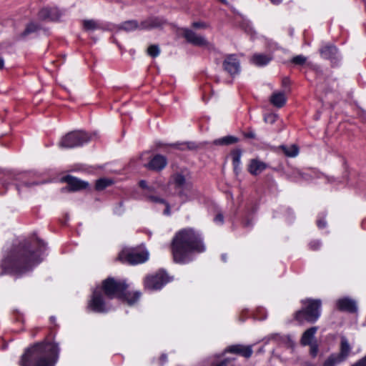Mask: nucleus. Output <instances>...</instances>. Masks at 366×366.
Here are the masks:
<instances>
[{
    "label": "nucleus",
    "mask_w": 366,
    "mask_h": 366,
    "mask_svg": "<svg viewBox=\"0 0 366 366\" xmlns=\"http://www.w3.org/2000/svg\"><path fill=\"white\" fill-rule=\"evenodd\" d=\"M205 249L201 234L192 228L180 230L172 242L173 259L179 264L189 262L193 259L192 253H201Z\"/></svg>",
    "instance_id": "1"
},
{
    "label": "nucleus",
    "mask_w": 366,
    "mask_h": 366,
    "mask_svg": "<svg viewBox=\"0 0 366 366\" xmlns=\"http://www.w3.org/2000/svg\"><path fill=\"white\" fill-rule=\"evenodd\" d=\"M57 343L42 341L28 347L19 360L20 366H54L59 359Z\"/></svg>",
    "instance_id": "2"
},
{
    "label": "nucleus",
    "mask_w": 366,
    "mask_h": 366,
    "mask_svg": "<svg viewBox=\"0 0 366 366\" xmlns=\"http://www.w3.org/2000/svg\"><path fill=\"white\" fill-rule=\"evenodd\" d=\"M41 254V247L35 251L29 247H23L11 257L5 258L2 262V266L14 272L23 273L40 263L42 260Z\"/></svg>",
    "instance_id": "3"
},
{
    "label": "nucleus",
    "mask_w": 366,
    "mask_h": 366,
    "mask_svg": "<svg viewBox=\"0 0 366 366\" xmlns=\"http://www.w3.org/2000/svg\"><path fill=\"white\" fill-rule=\"evenodd\" d=\"M128 285L124 280L108 277L102 282L101 291L108 299L117 297L125 301L129 305L136 303L141 296L139 292H127Z\"/></svg>",
    "instance_id": "4"
},
{
    "label": "nucleus",
    "mask_w": 366,
    "mask_h": 366,
    "mask_svg": "<svg viewBox=\"0 0 366 366\" xmlns=\"http://www.w3.org/2000/svg\"><path fill=\"white\" fill-rule=\"evenodd\" d=\"M303 308L295 313V319L300 322H315L321 315L320 300L306 299L302 300Z\"/></svg>",
    "instance_id": "5"
},
{
    "label": "nucleus",
    "mask_w": 366,
    "mask_h": 366,
    "mask_svg": "<svg viewBox=\"0 0 366 366\" xmlns=\"http://www.w3.org/2000/svg\"><path fill=\"white\" fill-rule=\"evenodd\" d=\"M169 184L174 187L183 202L192 199L196 194L192 184L187 180L186 176L182 172H176L172 175Z\"/></svg>",
    "instance_id": "6"
},
{
    "label": "nucleus",
    "mask_w": 366,
    "mask_h": 366,
    "mask_svg": "<svg viewBox=\"0 0 366 366\" xmlns=\"http://www.w3.org/2000/svg\"><path fill=\"white\" fill-rule=\"evenodd\" d=\"M91 139L92 136L88 133L84 131H74L64 136L59 142V146L61 148L71 149L81 147Z\"/></svg>",
    "instance_id": "7"
},
{
    "label": "nucleus",
    "mask_w": 366,
    "mask_h": 366,
    "mask_svg": "<svg viewBox=\"0 0 366 366\" xmlns=\"http://www.w3.org/2000/svg\"><path fill=\"white\" fill-rule=\"evenodd\" d=\"M148 259V252L140 248H125L118 255L120 262L129 264H142Z\"/></svg>",
    "instance_id": "8"
},
{
    "label": "nucleus",
    "mask_w": 366,
    "mask_h": 366,
    "mask_svg": "<svg viewBox=\"0 0 366 366\" xmlns=\"http://www.w3.org/2000/svg\"><path fill=\"white\" fill-rule=\"evenodd\" d=\"M140 187L144 189L142 193L145 200L154 204H162L165 206L163 214L167 216L171 214L169 204L157 192V189L154 186H148L145 180H141L139 183Z\"/></svg>",
    "instance_id": "9"
},
{
    "label": "nucleus",
    "mask_w": 366,
    "mask_h": 366,
    "mask_svg": "<svg viewBox=\"0 0 366 366\" xmlns=\"http://www.w3.org/2000/svg\"><path fill=\"white\" fill-rule=\"evenodd\" d=\"M161 20L158 18H149L143 21L140 24L135 20H129L124 21L119 25V30H124L129 32L137 29H151L161 26Z\"/></svg>",
    "instance_id": "10"
},
{
    "label": "nucleus",
    "mask_w": 366,
    "mask_h": 366,
    "mask_svg": "<svg viewBox=\"0 0 366 366\" xmlns=\"http://www.w3.org/2000/svg\"><path fill=\"white\" fill-rule=\"evenodd\" d=\"M87 308L94 312L105 313L111 310L112 306L106 301L101 289L97 287L93 291Z\"/></svg>",
    "instance_id": "11"
},
{
    "label": "nucleus",
    "mask_w": 366,
    "mask_h": 366,
    "mask_svg": "<svg viewBox=\"0 0 366 366\" xmlns=\"http://www.w3.org/2000/svg\"><path fill=\"white\" fill-rule=\"evenodd\" d=\"M169 282V277L163 271H159L154 274L147 276L144 280V287L149 290H160Z\"/></svg>",
    "instance_id": "12"
},
{
    "label": "nucleus",
    "mask_w": 366,
    "mask_h": 366,
    "mask_svg": "<svg viewBox=\"0 0 366 366\" xmlns=\"http://www.w3.org/2000/svg\"><path fill=\"white\" fill-rule=\"evenodd\" d=\"M182 35L186 41L197 46H210L211 44L204 36L199 35L192 29L184 28L182 29Z\"/></svg>",
    "instance_id": "13"
},
{
    "label": "nucleus",
    "mask_w": 366,
    "mask_h": 366,
    "mask_svg": "<svg viewBox=\"0 0 366 366\" xmlns=\"http://www.w3.org/2000/svg\"><path fill=\"white\" fill-rule=\"evenodd\" d=\"M223 69L230 76H234L241 71L240 61L235 54L227 55L222 63Z\"/></svg>",
    "instance_id": "14"
},
{
    "label": "nucleus",
    "mask_w": 366,
    "mask_h": 366,
    "mask_svg": "<svg viewBox=\"0 0 366 366\" xmlns=\"http://www.w3.org/2000/svg\"><path fill=\"white\" fill-rule=\"evenodd\" d=\"M336 307L340 311L347 312L350 313L356 312L357 306L356 302L349 297H343L337 300Z\"/></svg>",
    "instance_id": "15"
},
{
    "label": "nucleus",
    "mask_w": 366,
    "mask_h": 366,
    "mask_svg": "<svg viewBox=\"0 0 366 366\" xmlns=\"http://www.w3.org/2000/svg\"><path fill=\"white\" fill-rule=\"evenodd\" d=\"M38 17L43 21H57L61 17V12L57 8H43L39 11Z\"/></svg>",
    "instance_id": "16"
},
{
    "label": "nucleus",
    "mask_w": 366,
    "mask_h": 366,
    "mask_svg": "<svg viewBox=\"0 0 366 366\" xmlns=\"http://www.w3.org/2000/svg\"><path fill=\"white\" fill-rule=\"evenodd\" d=\"M64 181L67 183V187L64 189L68 191H78L82 189H85L88 186V183L84 181H81L79 179L74 177L72 176H66L64 178Z\"/></svg>",
    "instance_id": "17"
},
{
    "label": "nucleus",
    "mask_w": 366,
    "mask_h": 366,
    "mask_svg": "<svg viewBox=\"0 0 366 366\" xmlns=\"http://www.w3.org/2000/svg\"><path fill=\"white\" fill-rule=\"evenodd\" d=\"M225 352L239 354L246 358H249L252 355V349L251 346L234 345L228 347L225 350Z\"/></svg>",
    "instance_id": "18"
},
{
    "label": "nucleus",
    "mask_w": 366,
    "mask_h": 366,
    "mask_svg": "<svg viewBox=\"0 0 366 366\" xmlns=\"http://www.w3.org/2000/svg\"><path fill=\"white\" fill-rule=\"evenodd\" d=\"M167 164V158L162 155L154 156L147 165V168L152 170H162Z\"/></svg>",
    "instance_id": "19"
},
{
    "label": "nucleus",
    "mask_w": 366,
    "mask_h": 366,
    "mask_svg": "<svg viewBox=\"0 0 366 366\" xmlns=\"http://www.w3.org/2000/svg\"><path fill=\"white\" fill-rule=\"evenodd\" d=\"M320 54L322 58L333 61L337 59V49L333 44H325L320 49Z\"/></svg>",
    "instance_id": "20"
},
{
    "label": "nucleus",
    "mask_w": 366,
    "mask_h": 366,
    "mask_svg": "<svg viewBox=\"0 0 366 366\" xmlns=\"http://www.w3.org/2000/svg\"><path fill=\"white\" fill-rule=\"evenodd\" d=\"M267 167V165L264 162L257 159H252L248 165V172L251 174L257 176L265 170Z\"/></svg>",
    "instance_id": "21"
},
{
    "label": "nucleus",
    "mask_w": 366,
    "mask_h": 366,
    "mask_svg": "<svg viewBox=\"0 0 366 366\" xmlns=\"http://www.w3.org/2000/svg\"><path fill=\"white\" fill-rule=\"evenodd\" d=\"M271 59L272 57L269 55L255 54L252 56L250 61L255 66H263L269 64Z\"/></svg>",
    "instance_id": "22"
},
{
    "label": "nucleus",
    "mask_w": 366,
    "mask_h": 366,
    "mask_svg": "<svg viewBox=\"0 0 366 366\" xmlns=\"http://www.w3.org/2000/svg\"><path fill=\"white\" fill-rule=\"evenodd\" d=\"M352 347H350L347 339L345 337H341L340 352L338 355L345 360L349 356Z\"/></svg>",
    "instance_id": "23"
},
{
    "label": "nucleus",
    "mask_w": 366,
    "mask_h": 366,
    "mask_svg": "<svg viewBox=\"0 0 366 366\" xmlns=\"http://www.w3.org/2000/svg\"><path fill=\"white\" fill-rule=\"evenodd\" d=\"M317 330V327H312L307 330L302 336L301 344L303 345H310Z\"/></svg>",
    "instance_id": "24"
},
{
    "label": "nucleus",
    "mask_w": 366,
    "mask_h": 366,
    "mask_svg": "<svg viewBox=\"0 0 366 366\" xmlns=\"http://www.w3.org/2000/svg\"><path fill=\"white\" fill-rule=\"evenodd\" d=\"M271 103L277 107H282L286 102V97L283 92H275L270 97Z\"/></svg>",
    "instance_id": "25"
},
{
    "label": "nucleus",
    "mask_w": 366,
    "mask_h": 366,
    "mask_svg": "<svg viewBox=\"0 0 366 366\" xmlns=\"http://www.w3.org/2000/svg\"><path fill=\"white\" fill-rule=\"evenodd\" d=\"M280 148L288 157H295L299 154V147L296 144L282 145Z\"/></svg>",
    "instance_id": "26"
},
{
    "label": "nucleus",
    "mask_w": 366,
    "mask_h": 366,
    "mask_svg": "<svg viewBox=\"0 0 366 366\" xmlns=\"http://www.w3.org/2000/svg\"><path fill=\"white\" fill-rule=\"evenodd\" d=\"M231 155L234 170L237 174L240 169L242 151L239 149H234L232 152Z\"/></svg>",
    "instance_id": "27"
},
{
    "label": "nucleus",
    "mask_w": 366,
    "mask_h": 366,
    "mask_svg": "<svg viewBox=\"0 0 366 366\" xmlns=\"http://www.w3.org/2000/svg\"><path fill=\"white\" fill-rule=\"evenodd\" d=\"M83 27L86 31H94L102 29V25L93 19L83 21Z\"/></svg>",
    "instance_id": "28"
},
{
    "label": "nucleus",
    "mask_w": 366,
    "mask_h": 366,
    "mask_svg": "<svg viewBox=\"0 0 366 366\" xmlns=\"http://www.w3.org/2000/svg\"><path fill=\"white\" fill-rule=\"evenodd\" d=\"M345 361L338 354L331 355L325 362L324 366H336Z\"/></svg>",
    "instance_id": "29"
},
{
    "label": "nucleus",
    "mask_w": 366,
    "mask_h": 366,
    "mask_svg": "<svg viewBox=\"0 0 366 366\" xmlns=\"http://www.w3.org/2000/svg\"><path fill=\"white\" fill-rule=\"evenodd\" d=\"M238 139L234 136H226L222 138L214 140V143L215 144H221V145H229L233 144L237 142Z\"/></svg>",
    "instance_id": "30"
},
{
    "label": "nucleus",
    "mask_w": 366,
    "mask_h": 366,
    "mask_svg": "<svg viewBox=\"0 0 366 366\" xmlns=\"http://www.w3.org/2000/svg\"><path fill=\"white\" fill-rule=\"evenodd\" d=\"M40 28H41V26L39 24L34 23V22H30L29 24H28L26 25L25 30L22 33V35L26 36L31 33H34V32L37 31L38 30H39Z\"/></svg>",
    "instance_id": "31"
},
{
    "label": "nucleus",
    "mask_w": 366,
    "mask_h": 366,
    "mask_svg": "<svg viewBox=\"0 0 366 366\" xmlns=\"http://www.w3.org/2000/svg\"><path fill=\"white\" fill-rule=\"evenodd\" d=\"M112 183V181L109 179H99L97 181L95 187L97 190H103Z\"/></svg>",
    "instance_id": "32"
},
{
    "label": "nucleus",
    "mask_w": 366,
    "mask_h": 366,
    "mask_svg": "<svg viewBox=\"0 0 366 366\" xmlns=\"http://www.w3.org/2000/svg\"><path fill=\"white\" fill-rule=\"evenodd\" d=\"M160 53V49L157 45H151L147 49V54L152 57H157Z\"/></svg>",
    "instance_id": "33"
},
{
    "label": "nucleus",
    "mask_w": 366,
    "mask_h": 366,
    "mask_svg": "<svg viewBox=\"0 0 366 366\" xmlns=\"http://www.w3.org/2000/svg\"><path fill=\"white\" fill-rule=\"evenodd\" d=\"M307 61V58L303 55H297L291 60L292 63L296 65H302Z\"/></svg>",
    "instance_id": "34"
},
{
    "label": "nucleus",
    "mask_w": 366,
    "mask_h": 366,
    "mask_svg": "<svg viewBox=\"0 0 366 366\" xmlns=\"http://www.w3.org/2000/svg\"><path fill=\"white\" fill-rule=\"evenodd\" d=\"M233 360L230 358H226L219 362H214L212 364V366H234Z\"/></svg>",
    "instance_id": "35"
},
{
    "label": "nucleus",
    "mask_w": 366,
    "mask_h": 366,
    "mask_svg": "<svg viewBox=\"0 0 366 366\" xmlns=\"http://www.w3.org/2000/svg\"><path fill=\"white\" fill-rule=\"evenodd\" d=\"M277 116L274 114H267L264 116V121L267 124H274L277 120Z\"/></svg>",
    "instance_id": "36"
},
{
    "label": "nucleus",
    "mask_w": 366,
    "mask_h": 366,
    "mask_svg": "<svg viewBox=\"0 0 366 366\" xmlns=\"http://www.w3.org/2000/svg\"><path fill=\"white\" fill-rule=\"evenodd\" d=\"M310 248L312 250H317L321 247V242L320 240H312L309 244Z\"/></svg>",
    "instance_id": "37"
},
{
    "label": "nucleus",
    "mask_w": 366,
    "mask_h": 366,
    "mask_svg": "<svg viewBox=\"0 0 366 366\" xmlns=\"http://www.w3.org/2000/svg\"><path fill=\"white\" fill-rule=\"evenodd\" d=\"M317 225L320 229H323L327 226V222L325 219V216H319L317 220Z\"/></svg>",
    "instance_id": "38"
},
{
    "label": "nucleus",
    "mask_w": 366,
    "mask_h": 366,
    "mask_svg": "<svg viewBox=\"0 0 366 366\" xmlns=\"http://www.w3.org/2000/svg\"><path fill=\"white\" fill-rule=\"evenodd\" d=\"M192 26L196 29H205L207 25L202 21H195L192 23Z\"/></svg>",
    "instance_id": "39"
},
{
    "label": "nucleus",
    "mask_w": 366,
    "mask_h": 366,
    "mask_svg": "<svg viewBox=\"0 0 366 366\" xmlns=\"http://www.w3.org/2000/svg\"><path fill=\"white\" fill-rule=\"evenodd\" d=\"M310 353L312 357H315L318 352V347L316 344H310Z\"/></svg>",
    "instance_id": "40"
},
{
    "label": "nucleus",
    "mask_w": 366,
    "mask_h": 366,
    "mask_svg": "<svg viewBox=\"0 0 366 366\" xmlns=\"http://www.w3.org/2000/svg\"><path fill=\"white\" fill-rule=\"evenodd\" d=\"M214 222L217 224H222L224 222V217L222 214H217L214 218Z\"/></svg>",
    "instance_id": "41"
},
{
    "label": "nucleus",
    "mask_w": 366,
    "mask_h": 366,
    "mask_svg": "<svg viewBox=\"0 0 366 366\" xmlns=\"http://www.w3.org/2000/svg\"><path fill=\"white\" fill-rule=\"evenodd\" d=\"M352 366H366V355Z\"/></svg>",
    "instance_id": "42"
},
{
    "label": "nucleus",
    "mask_w": 366,
    "mask_h": 366,
    "mask_svg": "<svg viewBox=\"0 0 366 366\" xmlns=\"http://www.w3.org/2000/svg\"><path fill=\"white\" fill-rule=\"evenodd\" d=\"M245 137L250 139H255L256 135L255 133L253 132H249L247 134H245Z\"/></svg>",
    "instance_id": "43"
},
{
    "label": "nucleus",
    "mask_w": 366,
    "mask_h": 366,
    "mask_svg": "<svg viewBox=\"0 0 366 366\" xmlns=\"http://www.w3.org/2000/svg\"><path fill=\"white\" fill-rule=\"evenodd\" d=\"M159 360L161 362V365H162L167 360V355H165V354L162 355V356L160 357Z\"/></svg>",
    "instance_id": "44"
},
{
    "label": "nucleus",
    "mask_w": 366,
    "mask_h": 366,
    "mask_svg": "<svg viewBox=\"0 0 366 366\" xmlns=\"http://www.w3.org/2000/svg\"><path fill=\"white\" fill-rule=\"evenodd\" d=\"M4 66V59L0 54V70L2 69Z\"/></svg>",
    "instance_id": "45"
},
{
    "label": "nucleus",
    "mask_w": 366,
    "mask_h": 366,
    "mask_svg": "<svg viewBox=\"0 0 366 366\" xmlns=\"http://www.w3.org/2000/svg\"><path fill=\"white\" fill-rule=\"evenodd\" d=\"M270 1L274 5H278L282 1V0H270Z\"/></svg>",
    "instance_id": "46"
},
{
    "label": "nucleus",
    "mask_w": 366,
    "mask_h": 366,
    "mask_svg": "<svg viewBox=\"0 0 366 366\" xmlns=\"http://www.w3.org/2000/svg\"><path fill=\"white\" fill-rule=\"evenodd\" d=\"M38 183H25L24 185L26 186V187H30L31 185H34V184H37Z\"/></svg>",
    "instance_id": "47"
},
{
    "label": "nucleus",
    "mask_w": 366,
    "mask_h": 366,
    "mask_svg": "<svg viewBox=\"0 0 366 366\" xmlns=\"http://www.w3.org/2000/svg\"><path fill=\"white\" fill-rule=\"evenodd\" d=\"M219 1H220L222 4H226V5H227V4H228V2H227V0H219Z\"/></svg>",
    "instance_id": "48"
},
{
    "label": "nucleus",
    "mask_w": 366,
    "mask_h": 366,
    "mask_svg": "<svg viewBox=\"0 0 366 366\" xmlns=\"http://www.w3.org/2000/svg\"><path fill=\"white\" fill-rule=\"evenodd\" d=\"M51 320L53 322L55 320V318L54 317H51Z\"/></svg>",
    "instance_id": "49"
},
{
    "label": "nucleus",
    "mask_w": 366,
    "mask_h": 366,
    "mask_svg": "<svg viewBox=\"0 0 366 366\" xmlns=\"http://www.w3.org/2000/svg\"><path fill=\"white\" fill-rule=\"evenodd\" d=\"M222 259H223L224 261H225V255H222Z\"/></svg>",
    "instance_id": "50"
},
{
    "label": "nucleus",
    "mask_w": 366,
    "mask_h": 366,
    "mask_svg": "<svg viewBox=\"0 0 366 366\" xmlns=\"http://www.w3.org/2000/svg\"><path fill=\"white\" fill-rule=\"evenodd\" d=\"M305 366H315V365L312 364H308V365H306Z\"/></svg>",
    "instance_id": "51"
},
{
    "label": "nucleus",
    "mask_w": 366,
    "mask_h": 366,
    "mask_svg": "<svg viewBox=\"0 0 366 366\" xmlns=\"http://www.w3.org/2000/svg\"><path fill=\"white\" fill-rule=\"evenodd\" d=\"M172 147H175V148H176V147H177V144H172Z\"/></svg>",
    "instance_id": "52"
},
{
    "label": "nucleus",
    "mask_w": 366,
    "mask_h": 366,
    "mask_svg": "<svg viewBox=\"0 0 366 366\" xmlns=\"http://www.w3.org/2000/svg\"><path fill=\"white\" fill-rule=\"evenodd\" d=\"M16 189H17V190H19V186H17V187H16Z\"/></svg>",
    "instance_id": "53"
}]
</instances>
